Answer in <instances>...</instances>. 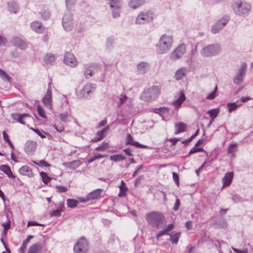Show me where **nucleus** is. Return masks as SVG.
<instances>
[{"mask_svg":"<svg viewBox=\"0 0 253 253\" xmlns=\"http://www.w3.org/2000/svg\"><path fill=\"white\" fill-rule=\"evenodd\" d=\"M64 208V205L63 204H61L60 207L58 209L56 210H54L53 211H50V215L51 217H59L61 215V212L63 211V209Z\"/></svg>","mask_w":253,"mask_h":253,"instance_id":"58836bf2","label":"nucleus"},{"mask_svg":"<svg viewBox=\"0 0 253 253\" xmlns=\"http://www.w3.org/2000/svg\"><path fill=\"white\" fill-rule=\"evenodd\" d=\"M0 170L3 172L9 178H14L15 176L13 174L10 167L7 165H2L0 166Z\"/></svg>","mask_w":253,"mask_h":253,"instance_id":"bb28decb","label":"nucleus"},{"mask_svg":"<svg viewBox=\"0 0 253 253\" xmlns=\"http://www.w3.org/2000/svg\"><path fill=\"white\" fill-rule=\"evenodd\" d=\"M188 72L187 69L183 67L176 71L175 74V78L177 81H179L183 78Z\"/></svg>","mask_w":253,"mask_h":253,"instance_id":"b1692460","label":"nucleus"},{"mask_svg":"<svg viewBox=\"0 0 253 253\" xmlns=\"http://www.w3.org/2000/svg\"><path fill=\"white\" fill-rule=\"evenodd\" d=\"M108 143L103 141L102 142L101 144L97 147L95 150L98 151H103L108 147Z\"/></svg>","mask_w":253,"mask_h":253,"instance_id":"864d4df0","label":"nucleus"},{"mask_svg":"<svg viewBox=\"0 0 253 253\" xmlns=\"http://www.w3.org/2000/svg\"><path fill=\"white\" fill-rule=\"evenodd\" d=\"M76 0H65L66 5L68 10L71 8L72 6L75 4Z\"/></svg>","mask_w":253,"mask_h":253,"instance_id":"052dcab7","label":"nucleus"},{"mask_svg":"<svg viewBox=\"0 0 253 253\" xmlns=\"http://www.w3.org/2000/svg\"><path fill=\"white\" fill-rule=\"evenodd\" d=\"M62 26L66 31H71L73 27L72 15L68 12L62 18Z\"/></svg>","mask_w":253,"mask_h":253,"instance_id":"ddd939ff","label":"nucleus"},{"mask_svg":"<svg viewBox=\"0 0 253 253\" xmlns=\"http://www.w3.org/2000/svg\"><path fill=\"white\" fill-rule=\"evenodd\" d=\"M181 140L180 138H167L166 139V141H169L171 143L172 146H175L176 143L178 141H179Z\"/></svg>","mask_w":253,"mask_h":253,"instance_id":"bf43d9fd","label":"nucleus"},{"mask_svg":"<svg viewBox=\"0 0 253 253\" xmlns=\"http://www.w3.org/2000/svg\"><path fill=\"white\" fill-rule=\"evenodd\" d=\"M127 99V97L126 95H121V97L120 98L119 102H118V105L121 106L123 105Z\"/></svg>","mask_w":253,"mask_h":253,"instance_id":"0e129e2a","label":"nucleus"},{"mask_svg":"<svg viewBox=\"0 0 253 253\" xmlns=\"http://www.w3.org/2000/svg\"><path fill=\"white\" fill-rule=\"evenodd\" d=\"M125 143L126 145H131L137 148H150V147L147 145H143L139 143L138 142L133 141L132 136L129 133H128L126 135Z\"/></svg>","mask_w":253,"mask_h":253,"instance_id":"dca6fc26","label":"nucleus"},{"mask_svg":"<svg viewBox=\"0 0 253 253\" xmlns=\"http://www.w3.org/2000/svg\"><path fill=\"white\" fill-rule=\"evenodd\" d=\"M112 16L114 18H117L120 16L121 7H111Z\"/></svg>","mask_w":253,"mask_h":253,"instance_id":"09e8293b","label":"nucleus"},{"mask_svg":"<svg viewBox=\"0 0 253 253\" xmlns=\"http://www.w3.org/2000/svg\"><path fill=\"white\" fill-rule=\"evenodd\" d=\"M42 249V246L41 243H35L29 248L27 253H40Z\"/></svg>","mask_w":253,"mask_h":253,"instance_id":"393cba45","label":"nucleus"},{"mask_svg":"<svg viewBox=\"0 0 253 253\" xmlns=\"http://www.w3.org/2000/svg\"><path fill=\"white\" fill-rule=\"evenodd\" d=\"M57 191L59 193H65L68 190L67 187L62 185H59L55 186Z\"/></svg>","mask_w":253,"mask_h":253,"instance_id":"13d9d810","label":"nucleus"},{"mask_svg":"<svg viewBox=\"0 0 253 253\" xmlns=\"http://www.w3.org/2000/svg\"><path fill=\"white\" fill-rule=\"evenodd\" d=\"M204 150L203 148H197L196 147H194L192 148L190 151L189 152L188 155H190L191 154L196 153L197 152H204Z\"/></svg>","mask_w":253,"mask_h":253,"instance_id":"4d7b16f0","label":"nucleus"},{"mask_svg":"<svg viewBox=\"0 0 253 253\" xmlns=\"http://www.w3.org/2000/svg\"><path fill=\"white\" fill-rule=\"evenodd\" d=\"M72 116L68 112L63 113L60 114V120L64 122L67 123L70 121Z\"/></svg>","mask_w":253,"mask_h":253,"instance_id":"c03bdc74","label":"nucleus"},{"mask_svg":"<svg viewBox=\"0 0 253 253\" xmlns=\"http://www.w3.org/2000/svg\"><path fill=\"white\" fill-rule=\"evenodd\" d=\"M31 129L35 133H36L39 136H40L42 138H45V134L50 136V135L47 132H46L42 130L41 131L40 129L38 128H34L31 127Z\"/></svg>","mask_w":253,"mask_h":253,"instance_id":"de8ad7c7","label":"nucleus"},{"mask_svg":"<svg viewBox=\"0 0 253 253\" xmlns=\"http://www.w3.org/2000/svg\"><path fill=\"white\" fill-rule=\"evenodd\" d=\"M44 62L46 64H51L55 61V56L53 54H47L44 57Z\"/></svg>","mask_w":253,"mask_h":253,"instance_id":"37998d69","label":"nucleus"},{"mask_svg":"<svg viewBox=\"0 0 253 253\" xmlns=\"http://www.w3.org/2000/svg\"><path fill=\"white\" fill-rule=\"evenodd\" d=\"M8 10L10 12L16 13L19 11L18 6L17 3L14 1H12L8 3Z\"/></svg>","mask_w":253,"mask_h":253,"instance_id":"c9c22d12","label":"nucleus"},{"mask_svg":"<svg viewBox=\"0 0 253 253\" xmlns=\"http://www.w3.org/2000/svg\"><path fill=\"white\" fill-rule=\"evenodd\" d=\"M164 216L158 211H151L146 214V220L152 227L158 228L163 223Z\"/></svg>","mask_w":253,"mask_h":253,"instance_id":"7ed1b4c3","label":"nucleus"},{"mask_svg":"<svg viewBox=\"0 0 253 253\" xmlns=\"http://www.w3.org/2000/svg\"><path fill=\"white\" fill-rule=\"evenodd\" d=\"M153 13L150 10L146 12H140L138 15L135 23L137 24H144L152 20Z\"/></svg>","mask_w":253,"mask_h":253,"instance_id":"6e6552de","label":"nucleus"},{"mask_svg":"<svg viewBox=\"0 0 253 253\" xmlns=\"http://www.w3.org/2000/svg\"><path fill=\"white\" fill-rule=\"evenodd\" d=\"M110 7H121V0H110Z\"/></svg>","mask_w":253,"mask_h":253,"instance_id":"8fccbe9b","label":"nucleus"},{"mask_svg":"<svg viewBox=\"0 0 253 253\" xmlns=\"http://www.w3.org/2000/svg\"><path fill=\"white\" fill-rule=\"evenodd\" d=\"M33 238V236L32 235H28L26 239L24 240L18 250V252L19 253H26V251L27 249V246L28 243L30 242V240Z\"/></svg>","mask_w":253,"mask_h":253,"instance_id":"7c9ffc66","label":"nucleus"},{"mask_svg":"<svg viewBox=\"0 0 253 253\" xmlns=\"http://www.w3.org/2000/svg\"><path fill=\"white\" fill-rule=\"evenodd\" d=\"M40 174L42 181L45 184H47L51 179V178L49 177L45 172L42 171L40 173Z\"/></svg>","mask_w":253,"mask_h":253,"instance_id":"a18cd8bd","label":"nucleus"},{"mask_svg":"<svg viewBox=\"0 0 253 253\" xmlns=\"http://www.w3.org/2000/svg\"><path fill=\"white\" fill-rule=\"evenodd\" d=\"M88 242L84 237H81L74 246L75 253H86L88 251Z\"/></svg>","mask_w":253,"mask_h":253,"instance_id":"423d86ee","label":"nucleus"},{"mask_svg":"<svg viewBox=\"0 0 253 253\" xmlns=\"http://www.w3.org/2000/svg\"><path fill=\"white\" fill-rule=\"evenodd\" d=\"M36 143L33 141H28L25 145V150L26 153H31L36 149Z\"/></svg>","mask_w":253,"mask_h":253,"instance_id":"2f4dec72","label":"nucleus"},{"mask_svg":"<svg viewBox=\"0 0 253 253\" xmlns=\"http://www.w3.org/2000/svg\"><path fill=\"white\" fill-rule=\"evenodd\" d=\"M51 90L48 88L46 94L42 99V102L44 105L48 109H51L52 107Z\"/></svg>","mask_w":253,"mask_h":253,"instance_id":"6ab92c4d","label":"nucleus"},{"mask_svg":"<svg viewBox=\"0 0 253 253\" xmlns=\"http://www.w3.org/2000/svg\"><path fill=\"white\" fill-rule=\"evenodd\" d=\"M233 176V172H227L222 178L223 186L225 187L229 186L232 182Z\"/></svg>","mask_w":253,"mask_h":253,"instance_id":"5701e85b","label":"nucleus"},{"mask_svg":"<svg viewBox=\"0 0 253 253\" xmlns=\"http://www.w3.org/2000/svg\"><path fill=\"white\" fill-rule=\"evenodd\" d=\"M173 40L171 35L163 34L156 44V50L158 54H163L168 52L172 46Z\"/></svg>","mask_w":253,"mask_h":253,"instance_id":"f257e3e1","label":"nucleus"},{"mask_svg":"<svg viewBox=\"0 0 253 253\" xmlns=\"http://www.w3.org/2000/svg\"><path fill=\"white\" fill-rule=\"evenodd\" d=\"M0 77L3 80L10 83L11 78L5 72L0 68Z\"/></svg>","mask_w":253,"mask_h":253,"instance_id":"49530a36","label":"nucleus"},{"mask_svg":"<svg viewBox=\"0 0 253 253\" xmlns=\"http://www.w3.org/2000/svg\"><path fill=\"white\" fill-rule=\"evenodd\" d=\"M170 239L169 241L172 244L176 245L178 242L179 239L181 235V233L179 232H176L175 234H169Z\"/></svg>","mask_w":253,"mask_h":253,"instance_id":"f704fd0d","label":"nucleus"},{"mask_svg":"<svg viewBox=\"0 0 253 253\" xmlns=\"http://www.w3.org/2000/svg\"><path fill=\"white\" fill-rule=\"evenodd\" d=\"M66 202L68 207L72 209L76 208L79 203V201L78 200L72 199H67Z\"/></svg>","mask_w":253,"mask_h":253,"instance_id":"79ce46f5","label":"nucleus"},{"mask_svg":"<svg viewBox=\"0 0 253 253\" xmlns=\"http://www.w3.org/2000/svg\"><path fill=\"white\" fill-rule=\"evenodd\" d=\"M175 128L174 134H177L185 131L187 128V125L183 123L180 122L175 124Z\"/></svg>","mask_w":253,"mask_h":253,"instance_id":"473e14b6","label":"nucleus"},{"mask_svg":"<svg viewBox=\"0 0 253 253\" xmlns=\"http://www.w3.org/2000/svg\"><path fill=\"white\" fill-rule=\"evenodd\" d=\"M145 2V0H129V7L133 9H137L142 5Z\"/></svg>","mask_w":253,"mask_h":253,"instance_id":"a878e982","label":"nucleus"},{"mask_svg":"<svg viewBox=\"0 0 253 253\" xmlns=\"http://www.w3.org/2000/svg\"><path fill=\"white\" fill-rule=\"evenodd\" d=\"M10 116L12 120L22 125H25V123L23 121L24 119L30 117V115L28 113L18 114L17 113H14L11 114Z\"/></svg>","mask_w":253,"mask_h":253,"instance_id":"f3484780","label":"nucleus"},{"mask_svg":"<svg viewBox=\"0 0 253 253\" xmlns=\"http://www.w3.org/2000/svg\"><path fill=\"white\" fill-rule=\"evenodd\" d=\"M103 189L98 188L93 190L87 194V198L89 201L98 200L103 197Z\"/></svg>","mask_w":253,"mask_h":253,"instance_id":"2eb2a0df","label":"nucleus"},{"mask_svg":"<svg viewBox=\"0 0 253 253\" xmlns=\"http://www.w3.org/2000/svg\"><path fill=\"white\" fill-rule=\"evenodd\" d=\"M161 88L159 85H153L146 88L141 93L140 98L145 102H151L158 97Z\"/></svg>","mask_w":253,"mask_h":253,"instance_id":"f03ea898","label":"nucleus"},{"mask_svg":"<svg viewBox=\"0 0 253 253\" xmlns=\"http://www.w3.org/2000/svg\"><path fill=\"white\" fill-rule=\"evenodd\" d=\"M64 63L71 67H75L78 65V61L74 55L70 52H67L64 55Z\"/></svg>","mask_w":253,"mask_h":253,"instance_id":"4468645a","label":"nucleus"},{"mask_svg":"<svg viewBox=\"0 0 253 253\" xmlns=\"http://www.w3.org/2000/svg\"><path fill=\"white\" fill-rule=\"evenodd\" d=\"M109 129L110 126H107L101 130L98 131L96 134V136L99 138L98 140H102L105 137L106 133Z\"/></svg>","mask_w":253,"mask_h":253,"instance_id":"e433bc0d","label":"nucleus"},{"mask_svg":"<svg viewBox=\"0 0 253 253\" xmlns=\"http://www.w3.org/2000/svg\"><path fill=\"white\" fill-rule=\"evenodd\" d=\"M172 178L173 179V181L175 182L177 186H178L179 184V179L178 174L175 172H172Z\"/></svg>","mask_w":253,"mask_h":253,"instance_id":"e2e57ef3","label":"nucleus"},{"mask_svg":"<svg viewBox=\"0 0 253 253\" xmlns=\"http://www.w3.org/2000/svg\"><path fill=\"white\" fill-rule=\"evenodd\" d=\"M251 99V98H250V97L243 96L241 97L240 100H237V103L239 104L241 103L242 104L243 103L246 102Z\"/></svg>","mask_w":253,"mask_h":253,"instance_id":"774afa93","label":"nucleus"},{"mask_svg":"<svg viewBox=\"0 0 253 253\" xmlns=\"http://www.w3.org/2000/svg\"><path fill=\"white\" fill-rule=\"evenodd\" d=\"M82 164L80 160H76L70 162H65L63 163V165L66 167L75 169L78 168Z\"/></svg>","mask_w":253,"mask_h":253,"instance_id":"c756f323","label":"nucleus"},{"mask_svg":"<svg viewBox=\"0 0 253 253\" xmlns=\"http://www.w3.org/2000/svg\"><path fill=\"white\" fill-rule=\"evenodd\" d=\"M120 188V192L118 194V196L120 197H125L128 190V188L126 186V183L124 180H121V185L119 186Z\"/></svg>","mask_w":253,"mask_h":253,"instance_id":"72a5a7b5","label":"nucleus"},{"mask_svg":"<svg viewBox=\"0 0 253 253\" xmlns=\"http://www.w3.org/2000/svg\"><path fill=\"white\" fill-rule=\"evenodd\" d=\"M221 47L218 43L210 44L204 46L201 51V54L204 57H211L219 55Z\"/></svg>","mask_w":253,"mask_h":253,"instance_id":"20e7f679","label":"nucleus"},{"mask_svg":"<svg viewBox=\"0 0 253 253\" xmlns=\"http://www.w3.org/2000/svg\"><path fill=\"white\" fill-rule=\"evenodd\" d=\"M32 162L34 163L35 165L39 166L41 167H49L50 166V165L47 163L45 160H40L39 162H37L35 161H32Z\"/></svg>","mask_w":253,"mask_h":253,"instance_id":"3c124183","label":"nucleus"},{"mask_svg":"<svg viewBox=\"0 0 253 253\" xmlns=\"http://www.w3.org/2000/svg\"><path fill=\"white\" fill-rule=\"evenodd\" d=\"M234 12L238 15L248 14L252 9V5L245 1L238 0L232 4Z\"/></svg>","mask_w":253,"mask_h":253,"instance_id":"39448f33","label":"nucleus"},{"mask_svg":"<svg viewBox=\"0 0 253 253\" xmlns=\"http://www.w3.org/2000/svg\"><path fill=\"white\" fill-rule=\"evenodd\" d=\"M84 68V75L86 79L92 77L100 68L96 64H86Z\"/></svg>","mask_w":253,"mask_h":253,"instance_id":"9b49d317","label":"nucleus"},{"mask_svg":"<svg viewBox=\"0 0 253 253\" xmlns=\"http://www.w3.org/2000/svg\"><path fill=\"white\" fill-rule=\"evenodd\" d=\"M96 88V85L94 84L87 83L84 86L83 88L78 94L79 98H87L92 93H93Z\"/></svg>","mask_w":253,"mask_h":253,"instance_id":"0eeeda50","label":"nucleus"},{"mask_svg":"<svg viewBox=\"0 0 253 253\" xmlns=\"http://www.w3.org/2000/svg\"><path fill=\"white\" fill-rule=\"evenodd\" d=\"M52 126L57 131L61 132L64 131V126L61 123L59 125L54 124Z\"/></svg>","mask_w":253,"mask_h":253,"instance_id":"6e6d98bb","label":"nucleus"},{"mask_svg":"<svg viewBox=\"0 0 253 253\" xmlns=\"http://www.w3.org/2000/svg\"><path fill=\"white\" fill-rule=\"evenodd\" d=\"M217 90V86H216L214 89V90L211 92L207 97L206 99L208 100H212L215 97V93Z\"/></svg>","mask_w":253,"mask_h":253,"instance_id":"5fc2aeb1","label":"nucleus"},{"mask_svg":"<svg viewBox=\"0 0 253 253\" xmlns=\"http://www.w3.org/2000/svg\"><path fill=\"white\" fill-rule=\"evenodd\" d=\"M186 97L184 93L181 91L180 93L179 96L177 99L172 102V104L177 108L178 109L182 104V103L185 100Z\"/></svg>","mask_w":253,"mask_h":253,"instance_id":"cd10ccee","label":"nucleus"},{"mask_svg":"<svg viewBox=\"0 0 253 253\" xmlns=\"http://www.w3.org/2000/svg\"><path fill=\"white\" fill-rule=\"evenodd\" d=\"M241 103H237L236 102L228 103L227 104V107L228 108V111L229 113H231L233 111H236L238 107L241 106Z\"/></svg>","mask_w":253,"mask_h":253,"instance_id":"4c0bfd02","label":"nucleus"},{"mask_svg":"<svg viewBox=\"0 0 253 253\" xmlns=\"http://www.w3.org/2000/svg\"><path fill=\"white\" fill-rule=\"evenodd\" d=\"M238 151L237 143H234L230 144L227 148V152L230 155L231 158H234L235 157V154Z\"/></svg>","mask_w":253,"mask_h":253,"instance_id":"c85d7f7f","label":"nucleus"},{"mask_svg":"<svg viewBox=\"0 0 253 253\" xmlns=\"http://www.w3.org/2000/svg\"><path fill=\"white\" fill-rule=\"evenodd\" d=\"M180 202L178 198H176L175 202V204L172 209L174 211H177L180 207Z\"/></svg>","mask_w":253,"mask_h":253,"instance_id":"338daca9","label":"nucleus"},{"mask_svg":"<svg viewBox=\"0 0 253 253\" xmlns=\"http://www.w3.org/2000/svg\"><path fill=\"white\" fill-rule=\"evenodd\" d=\"M230 18L227 15H224L220 18L211 27V32L212 34L217 33L229 22Z\"/></svg>","mask_w":253,"mask_h":253,"instance_id":"1a4fd4ad","label":"nucleus"},{"mask_svg":"<svg viewBox=\"0 0 253 253\" xmlns=\"http://www.w3.org/2000/svg\"><path fill=\"white\" fill-rule=\"evenodd\" d=\"M19 172L20 174L27 176L28 177H32L34 174L32 169L28 166H23L19 169Z\"/></svg>","mask_w":253,"mask_h":253,"instance_id":"4be33fe9","label":"nucleus"},{"mask_svg":"<svg viewBox=\"0 0 253 253\" xmlns=\"http://www.w3.org/2000/svg\"><path fill=\"white\" fill-rule=\"evenodd\" d=\"M247 66V65L246 63L242 64L235 77L233 79V82L235 84L239 85L243 82L246 75Z\"/></svg>","mask_w":253,"mask_h":253,"instance_id":"9d476101","label":"nucleus"},{"mask_svg":"<svg viewBox=\"0 0 253 253\" xmlns=\"http://www.w3.org/2000/svg\"><path fill=\"white\" fill-rule=\"evenodd\" d=\"M118 239V237L116 236L114 234H111L109 239L108 241V243L109 244L113 245L114 244L115 241Z\"/></svg>","mask_w":253,"mask_h":253,"instance_id":"680f3d73","label":"nucleus"},{"mask_svg":"<svg viewBox=\"0 0 253 253\" xmlns=\"http://www.w3.org/2000/svg\"><path fill=\"white\" fill-rule=\"evenodd\" d=\"M31 28L37 33H42L44 32V27L42 23L38 21H35L31 23Z\"/></svg>","mask_w":253,"mask_h":253,"instance_id":"412c9836","label":"nucleus"},{"mask_svg":"<svg viewBox=\"0 0 253 253\" xmlns=\"http://www.w3.org/2000/svg\"><path fill=\"white\" fill-rule=\"evenodd\" d=\"M219 112L218 109H212L208 111V114L210 115L211 118V123L214 120V119L217 116Z\"/></svg>","mask_w":253,"mask_h":253,"instance_id":"ea45409f","label":"nucleus"},{"mask_svg":"<svg viewBox=\"0 0 253 253\" xmlns=\"http://www.w3.org/2000/svg\"><path fill=\"white\" fill-rule=\"evenodd\" d=\"M12 42L14 46L18 47L21 50H25L27 48V44L20 38L17 36L14 37L12 39Z\"/></svg>","mask_w":253,"mask_h":253,"instance_id":"a211bd4d","label":"nucleus"},{"mask_svg":"<svg viewBox=\"0 0 253 253\" xmlns=\"http://www.w3.org/2000/svg\"><path fill=\"white\" fill-rule=\"evenodd\" d=\"M150 67V66L148 63L141 62L137 66V73L140 75H144L147 72Z\"/></svg>","mask_w":253,"mask_h":253,"instance_id":"aec40b11","label":"nucleus"},{"mask_svg":"<svg viewBox=\"0 0 253 253\" xmlns=\"http://www.w3.org/2000/svg\"><path fill=\"white\" fill-rule=\"evenodd\" d=\"M186 45L184 43L180 44L171 53L170 58L173 60H177L181 58L186 51Z\"/></svg>","mask_w":253,"mask_h":253,"instance_id":"f8f14e48","label":"nucleus"},{"mask_svg":"<svg viewBox=\"0 0 253 253\" xmlns=\"http://www.w3.org/2000/svg\"><path fill=\"white\" fill-rule=\"evenodd\" d=\"M126 159L125 156L123 154H115L110 156V159L111 161L117 162L119 161L124 160Z\"/></svg>","mask_w":253,"mask_h":253,"instance_id":"a19ab883","label":"nucleus"},{"mask_svg":"<svg viewBox=\"0 0 253 253\" xmlns=\"http://www.w3.org/2000/svg\"><path fill=\"white\" fill-rule=\"evenodd\" d=\"M37 110L38 114L43 118H46V114L45 113L44 110L42 108V107L40 105H38L37 106Z\"/></svg>","mask_w":253,"mask_h":253,"instance_id":"603ef678","label":"nucleus"},{"mask_svg":"<svg viewBox=\"0 0 253 253\" xmlns=\"http://www.w3.org/2000/svg\"><path fill=\"white\" fill-rule=\"evenodd\" d=\"M41 16L42 19L45 20L47 19L50 17V13L47 11H43L41 13Z\"/></svg>","mask_w":253,"mask_h":253,"instance_id":"69168bd1","label":"nucleus"}]
</instances>
